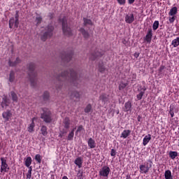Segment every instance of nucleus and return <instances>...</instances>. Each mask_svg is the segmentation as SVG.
I'll use <instances>...</instances> for the list:
<instances>
[{"label": "nucleus", "instance_id": "nucleus-1", "mask_svg": "<svg viewBox=\"0 0 179 179\" xmlns=\"http://www.w3.org/2000/svg\"><path fill=\"white\" fill-rule=\"evenodd\" d=\"M152 166V162L149 159L144 164L140 166V172L141 174H147Z\"/></svg>", "mask_w": 179, "mask_h": 179}, {"label": "nucleus", "instance_id": "nucleus-2", "mask_svg": "<svg viewBox=\"0 0 179 179\" xmlns=\"http://www.w3.org/2000/svg\"><path fill=\"white\" fill-rule=\"evenodd\" d=\"M41 118L44 120L45 123H50L52 121L51 112L48 108H43V113H41Z\"/></svg>", "mask_w": 179, "mask_h": 179}, {"label": "nucleus", "instance_id": "nucleus-3", "mask_svg": "<svg viewBox=\"0 0 179 179\" xmlns=\"http://www.w3.org/2000/svg\"><path fill=\"white\" fill-rule=\"evenodd\" d=\"M62 22V30H63L64 34L66 36H71L72 35V31L70 27H69L67 25L66 18L64 17Z\"/></svg>", "mask_w": 179, "mask_h": 179}, {"label": "nucleus", "instance_id": "nucleus-4", "mask_svg": "<svg viewBox=\"0 0 179 179\" xmlns=\"http://www.w3.org/2000/svg\"><path fill=\"white\" fill-rule=\"evenodd\" d=\"M9 27L10 29H17L19 27V14L17 13L15 15V17H11L9 20Z\"/></svg>", "mask_w": 179, "mask_h": 179}, {"label": "nucleus", "instance_id": "nucleus-5", "mask_svg": "<svg viewBox=\"0 0 179 179\" xmlns=\"http://www.w3.org/2000/svg\"><path fill=\"white\" fill-rule=\"evenodd\" d=\"M110 169L108 166H103L99 170V176L108 178L110 174Z\"/></svg>", "mask_w": 179, "mask_h": 179}, {"label": "nucleus", "instance_id": "nucleus-6", "mask_svg": "<svg viewBox=\"0 0 179 179\" xmlns=\"http://www.w3.org/2000/svg\"><path fill=\"white\" fill-rule=\"evenodd\" d=\"M1 165L0 169V172H8L9 171V166H8V163H6V159L1 157Z\"/></svg>", "mask_w": 179, "mask_h": 179}, {"label": "nucleus", "instance_id": "nucleus-7", "mask_svg": "<svg viewBox=\"0 0 179 179\" xmlns=\"http://www.w3.org/2000/svg\"><path fill=\"white\" fill-rule=\"evenodd\" d=\"M53 27L49 26L48 27V31H46L44 35L41 37V40L45 41V39L48 37H51L52 35Z\"/></svg>", "mask_w": 179, "mask_h": 179}, {"label": "nucleus", "instance_id": "nucleus-8", "mask_svg": "<svg viewBox=\"0 0 179 179\" xmlns=\"http://www.w3.org/2000/svg\"><path fill=\"white\" fill-rule=\"evenodd\" d=\"M9 104H10V100L7 96H3V101H1V107L6 109L9 106Z\"/></svg>", "mask_w": 179, "mask_h": 179}, {"label": "nucleus", "instance_id": "nucleus-9", "mask_svg": "<svg viewBox=\"0 0 179 179\" xmlns=\"http://www.w3.org/2000/svg\"><path fill=\"white\" fill-rule=\"evenodd\" d=\"M2 117L6 122H8L12 118V113L10 110L5 111L2 113Z\"/></svg>", "mask_w": 179, "mask_h": 179}, {"label": "nucleus", "instance_id": "nucleus-10", "mask_svg": "<svg viewBox=\"0 0 179 179\" xmlns=\"http://www.w3.org/2000/svg\"><path fill=\"white\" fill-rule=\"evenodd\" d=\"M30 83L32 86H34L37 82V75L36 73H32L29 76Z\"/></svg>", "mask_w": 179, "mask_h": 179}, {"label": "nucleus", "instance_id": "nucleus-11", "mask_svg": "<svg viewBox=\"0 0 179 179\" xmlns=\"http://www.w3.org/2000/svg\"><path fill=\"white\" fill-rule=\"evenodd\" d=\"M134 20V15L133 13L127 14L125 16L126 23H129V24L133 23Z\"/></svg>", "mask_w": 179, "mask_h": 179}, {"label": "nucleus", "instance_id": "nucleus-12", "mask_svg": "<svg viewBox=\"0 0 179 179\" xmlns=\"http://www.w3.org/2000/svg\"><path fill=\"white\" fill-rule=\"evenodd\" d=\"M152 37V31L151 29H148V32L145 36V41L150 43Z\"/></svg>", "mask_w": 179, "mask_h": 179}, {"label": "nucleus", "instance_id": "nucleus-13", "mask_svg": "<svg viewBox=\"0 0 179 179\" xmlns=\"http://www.w3.org/2000/svg\"><path fill=\"white\" fill-rule=\"evenodd\" d=\"M131 134V130L129 129H125L122 131L121 134L120 138H122L124 139H126L128 136H129Z\"/></svg>", "mask_w": 179, "mask_h": 179}, {"label": "nucleus", "instance_id": "nucleus-14", "mask_svg": "<svg viewBox=\"0 0 179 179\" xmlns=\"http://www.w3.org/2000/svg\"><path fill=\"white\" fill-rule=\"evenodd\" d=\"M100 101H102V103L105 105L108 102V95L107 94H101L100 96Z\"/></svg>", "mask_w": 179, "mask_h": 179}, {"label": "nucleus", "instance_id": "nucleus-15", "mask_svg": "<svg viewBox=\"0 0 179 179\" xmlns=\"http://www.w3.org/2000/svg\"><path fill=\"white\" fill-rule=\"evenodd\" d=\"M36 120V118L35 117H33L32 118V122L29 125V127H28V131L29 132V133H32V132H34V127H35V124H34V120Z\"/></svg>", "mask_w": 179, "mask_h": 179}, {"label": "nucleus", "instance_id": "nucleus-16", "mask_svg": "<svg viewBox=\"0 0 179 179\" xmlns=\"http://www.w3.org/2000/svg\"><path fill=\"white\" fill-rule=\"evenodd\" d=\"M150 140H151V135L150 134L146 135L143 138V145L146 146Z\"/></svg>", "mask_w": 179, "mask_h": 179}, {"label": "nucleus", "instance_id": "nucleus-17", "mask_svg": "<svg viewBox=\"0 0 179 179\" xmlns=\"http://www.w3.org/2000/svg\"><path fill=\"white\" fill-rule=\"evenodd\" d=\"M88 146L90 148V149H94L96 147L95 141L92 138H90L88 141Z\"/></svg>", "mask_w": 179, "mask_h": 179}, {"label": "nucleus", "instance_id": "nucleus-18", "mask_svg": "<svg viewBox=\"0 0 179 179\" xmlns=\"http://www.w3.org/2000/svg\"><path fill=\"white\" fill-rule=\"evenodd\" d=\"M64 128L66 129H69L70 127V120L69 117H65L64 120Z\"/></svg>", "mask_w": 179, "mask_h": 179}, {"label": "nucleus", "instance_id": "nucleus-19", "mask_svg": "<svg viewBox=\"0 0 179 179\" xmlns=\"http://www.w3.org/2000/svg\"><path fill=\"white\" fill-rule=\"evenodd\" d=\"M74 163L77 166H78L79 169L82 167L83 161L80 157L76 158Z\"/></svg>", "mask_w": 179, "mask_h": 179}, {"label": "nucleus", "instance_id": "nucleus-20", "mask_svg": "<svg viewBox=\"0 0 179 179\" xmlns=\"http://www.w3.org/2000/svg\"><path fill=\"white\" fill-rule=\"evenodd\" d=\"M171 45L175 48L179 46V37L172 41Z\"/></svg>", "mask_w": 179, "mask_h": 179}, {"label": "nucleus", "instance_id": "nucleus-21", "mask_svg": "<svg viewBox=\"0 0 179 179\" xmlns=\"http://www.w3.org/2000/svg\"><path fill=\"white\" fill-rule=\"evenodd\" d=\"M178 13V8L177 7H173L170 12L169 13V16H175V15Z\"/></svg>", "mask_w": 179, "mask_h": 179}, {"label": "nucleus", "instance_id": "nucleus-22", "mask_svg": "<svg viewBox=\"0 0 179 179\" xmlns=\"http://www.w3.org/2000/svg\"><path fill=\"white\" fill-rule=\"evenodd\" d=\"M178 154L176 151H170L169 152V157L171 158V159L174 160L177 157Z\"/></svg>", "mask_w": 179, "mask_h": 179}, {"label": "nucleus", "instance_id": "nucleus-23", "mask_svg": "<svg viewBox=\"0 0 179 179\" xmlns=\"http://www.w3.org/2000/svg\"><path fill=\"white\" fill-rule=\"evenodd\" d=\"M164 176H165V179H173L171 171L170 170H167L165 171Z\"/></svg>", "mask_w": 179, "mask_h": 179}, {"label": "nucleus", "instance_id": "nucleus-24", "mask_svg": "<svg viewBox=\"0 0 179 179\" xmlns=\"http://www.w3.org/2000/svg\"><path fill=\"white\" fill-rule=\"evenodd\" d=\"M124 107H125V109H124L125 112L131 111V104L129 101H127L125 103Z\"/></svg>", "mask_w": 179, "mask_h": 179}, {"label": "nucleus", "instance_id": "nucleus-25", "mask_svg": "<svg viewBox=\"0 0 179 179\" xmlns=\"http://www.w3.org/2000/svg\"><path fill=\"white\" fill-rule=\"evenodd\" d=\"M145 90H146V88L143 87V91H141L138 94H137L138 101H140L142 99V97L144 95Z\"/></svg>", "mask_w": 179, "mask_h": 179}, {"label": "nucleus", "instance_id": "nucleus-26", "mask_svg": "<svg viewBox=\"0 0 179 179\" xmlns=\"http://www.w3.org/2000/svg\"><path fill=\"white\" fill-rule=\"evenodd\" d=\"M10 94H11V99H12L13 101L17 103V94H16V93H15V92H11Z\"/></svg>", "mask_w": 179, "mask_h": 179}, {"label": "nucleus", "instance_id": "nucleus-27", "mask_svg": "<svg viewBox=\"0 0 179 179\" xmlns=\"http://www.w3.org/2000/svg\"><path fill=\"white\" fill-rule=\"evenodd\" d=\"M41 131L43 136H45L48 135L47 127L44 125L41 127Z\"/></svg>", "mask_w": 179, "mask_h": 179}, {"label": "nucleus", "instance_id": "nucleus-28", "mask_svg": "<svg viewBox=\"0 0 179 179\" xmlns=\"http://www.w3.org/2000/svg\"><path fill=\"white\" fill-rule=\"evenodd\" d=\"M31 164V157H27L26 160H25V166L27 168H29Z\"/></svg>", "mask_w": 179, "mask_h": 179}, {"label": "nucleus", "instance_id": "nucleus-29", "mask_svg": "<svg viewBox=\"0 0 179 179\" xmlns=\"http://www.w3.org/2000/svg\"><path fill=\"white\" fill-rule=\"evenodd\" d=\"M74 136V129L68 135V141H72Z\"/></svg>", "mask_w": 179, "mask_h": 179}, {"label": "nucleus", "instance_id": "nucleus-30", "mask_svg": "<svg viewBox=\"0 0 179 179\" xmlns=\"http://www.w3.org/2000/svg\"><path fill=\"white\" fill-rule=\"evenodd\" d=\"M35 159H36V161L37 162L38 164H41L42 157L39 154H37L35 156Z\"/></svg>", "mask_w": 179, "mask_h": 179}, {"label": "nucleus", "instance_id": "nucleus-31", "mask_svg": "<svg viewBox=\"0 0 179 179\" xmlns=\"http://www.w3.org/2000/svg\"><path fill=\"white\" fill-rule=\"evenodd\" d=\"M159 24V21H155L152 26V29L154 31H156L158 29Z\"/></svg>", "mask_w": 179, "mask_h": 179}, {"label": "nucleus", "instance_id": "nucleus-32", "mask_svg": "<svg viewBox=\"0 0 179 179\" xmlns=\"http://www.w3.org/2000/svg\"><path fill=\"white\" fill-rule=\"evenodd\" d=\"M9 81L10 83H13V81H15V73L10 72V78H9Z\"/></svg>", "mask_w": 179, "mask_h": 179}, {"label": "nucleus", "instance_id": "nucleus-33", "mask_svg": "<svg viewBox=\"0 0 179 179\" xmlns=\"http://www.w3.org/2000/svg\"><path fill=\"white\" fill-rule=\"evenodd\" d=\"M31 171H32V168L31 166L29 167V171L27 172V179H30L31 177Z\"/></svg>", "mask_w": 179, "mask_h": 179}, {"label": "nucleus", "instance_id": "nucleus-34", "mask_svg": "<svg viewBox=\"0 0 179 179\" xmlns=\"http://www.w3.org/2000/svg\"><path fill=\"white\" fill-rule=\"evenodd\" d=\"M127 87V83H121L119 85V90H123Z\"/></svg>", "mask_w": 179, "mask_h": 179}, {"label": "nucleus", "instance_id": "nucleus-35", "mask_svg": "<svg viewBox=\"0 0 179 179\" xmlns=\"http://www.w3.org/2000/svg\"><path fill=\"white\" fill-rule=\"evenodd\" d=\"M92 109V106L90 104L87 105V107L85 109V112L86 113H89Z\"/></svg>", "mask_w": 179, "mask_h": 179}, {"label": "nucleus", "instance_id": "nucleus-36", "mask_svg": "<svg viewBox=\"0 0 179 179\" xmlns=\"http://www.w3.org/2000/svg\"><path fill=\"white\" fill-rule=\"evenodd\" d=\"M41 20H42L41 17L38 16V17H36L35 22H36V24L38 25V24H40V23L41 22Z\"/></svg>", "mask_w": 179, "mask_h": 179}, {"label": "nucleus", "instance_id": "nucleus-37", "mask_svg": "<svg viewBox=\"0 0 179 179\" xmlns=\"http://www.w3.org/2000/svg\"><path fill=\"white\" fill-rule=\"evenodd\" d=\"M80 31H81V33L83 34V35L84 36L85 38L88 37V34L83 29H81Z\"/></svg>", "mask_w": 179, "mask_h": 179}, {"label": "nucleus", "instance_id": "nucleus-38", "mask_svg": "<svg viewBox=\"0 0 179 179\" xmlns=\"http://www.w3.org/2000/svg\"><path fill=\"white\" fill-rule=\"evenodd\" d=\"M171 17H169V22L170 23H173V22L176 20V17L175 15H171Z\"/></svg>", "mask_w": 179, "mask_h": 179}, {"label": "nucleus", "instance_id": "nucleus-39", "mask_svg": "<svg viewBox=\"0 0 179 179\" xmlns=\"http://www.w3.org/2000/svg\"><path fill=\"white\" fill-rule=\"evenodd\" d=\"M84 23L85 24H92V21L90 20L84 19Z\"/></svg>", "mask_w": 179, "mask_h": 179}, {"label": "nucleus", "instance_id": "nucleus-40", "mask_svg": "<svg viewBox=\"0 0 179 179\" xmlns=\"http://www.w3.org/2000/svg\"><path fill=\"white\" fill-rule=\"evenodd\" d=\"M69 76L68 72L67 71H64L61 74V76L62 78H66V77Z\"/></svg>", "mask_w": 179, "mask_h": 179}, {"label": "nucleus", "instance_id": "nucleus-41", "mask_svg": "<svg viewBox=\"0 0 179 179\" xmlns=\"http://www.w3.org/2000/svg\"><path fill=\"white\" fill-rule=\"evenodd\" d=\"M120 5H125L126 0H117Z\"/></svg>", "mask_w": 179, "mask_h": 179}, {"label": "nucleus", "instance_id": "nucleus-42", "mask_svg": "<svg viewBox=\"0 0 179 179\" xmlns=\"http://www.w3.org/2000/svg\"><path fill=\"white\" fill-rule=\"evenodd\" d=\"M99 71L101 73H103V72L105 71V68H104V66H99Z\"/></svg>", "mask_w": 179, "mask_h": 179}, {"label": "nucleus", "instance_id": "nucleus-43", "mask_svg": "<svg viewBox=\"0 0 179 179\" xmlns=\"http://www.w3.org/2000/svg\"><path fill=\"white\" fill-rule=\"evenodd\" d=\"M83 129V126H79L76 134H78V133L80 132Z\"/></svg>", "mask_w": 179, "mask_h": 179}, {"label": "nucleus", "instance_id": "nucleus-44", "mask_svg": "<svg viewBox=\"0 0 179 179\" xmlns=\"http://www.w3.org/2000/svg\"><path fill=\"white\" fill-rule=\"evenodd\" d=\"M49 97V94L48 92H45L44 94H43V98L44 99H48Z\"/></svg>", "mask_w": 179, "mask_h": 179}, {"label": "nucleus", "instance_id": "nucleus-45", "mask_svg": "<svg viewBox=\"0 0 179 179\" xmlns=\"http://www.w3.org/2000/svg\"><path fill=\"white\" fill-rule=\"evenodd\" d=\"M115 155H116L115 150L114 149H112L110 152L111 157H115Z\"/></svg>", "mask_w": 179, "mask_h": 179}, {"label": "nucleus", "instance_id": "nucleus-46", "mask_svg": "<svg viewBox=\"0 0 179 179\" xmlns=\"http://www.w3.org/2000/svg\"><path fill=\"white\" fill-rule=\"evenodd\" d=\"M19 63H20V59L17 58V59H16L15 64H19Z\"/></svg>", "mask_w": 179, "mask_h": 179}, {"label": "nucleus", "instance_id": "nucleus-47", "mask_svg": "<svg viewBox=\"0 0 179 179\" xmlns=\"http://www.w3.org/2000/svg\"><path fill=\"white\" fill-rule=\"evenodd\" d=\"M135 0H129V3L131 4L134 3Z\"/></svg>", "mask_w": 179, "mask_h": 179}, {"label": "nucleus", "instance_id": "nucleus-48", "mask_svg": "<svg viewBox=\"0 0 179 179\" xmlns=\"http://www.w3.org/2000/svg\"><path fill=\"white\" fill-rule=\"evenodd\" d=\"M171 116L172 118L173 117V116H174V113L173 112L171 113Z\"/></svg>", "mask_w": 179, "mask_h": 179}, {"label": "nucleus", "instance_id": "nucleus-49", "mask_svg": "<svg viewBox=\"0 0 179 179\" xmlns=\"http://www.w3.org/2000/svg\"><path fill=\"white\" fill-rule=\"evenodd\" d=\"M126 179H132L130 176H127Z\"/></svg>", "mask_w": 179, "mask_h": 179}, {"label": "nucleus", "instance_id": "nucleus-50", "mask_svg": "<svg viewBox=\"0 0 179 179\" xmlns=\"http://www.w3.org/2000/svg\"><path fill=\"white\" fill-rule=\"evenodd\" d=\"M62 179H68L67 176H64L62 177Z\"/></svg>", "mask_w": 179, "mask_h": 179}, {"label": "nucleus", "instance_id": "nucleus-51", "mask_svg": "<svg viewBox=\"0 0 179 179\" xmlns=\"http://www.w3.org/2000/svg\"><path fill=\"white\" fill-rule=\"evenodd\" d=\"M59 136H60L61 138H62L63 134H59Z\"/></svg>", "mask_w": 179, "mask_h": 179}, {"label": "nucleus", "instance_id": "nucleus-52", "mask_svg": "<svg viewBox=\"0 0 179 179\" xmlns=\"http://www.w3.org/2000/svg\"><path fill=\"white\" fill-rule=\"evenodd\" d=\"M73 80H75V78H73Z\"/></svg>", "mask_w": 179, "mask_h": 179}, {"label": "nucleus", "instance_id": "nucleus-53", "mask_svg": "<svg viewBox=\"0 0 179 179\" xmlns=\"http://www.w3.org/2000/svg\"><path fill=\"white\" fill-rule=\"evenodd\" d=\"M78 179H81V178H78Z\"/></svg>", "mask_w": 179, "mask_h": 179}]
</instances>
